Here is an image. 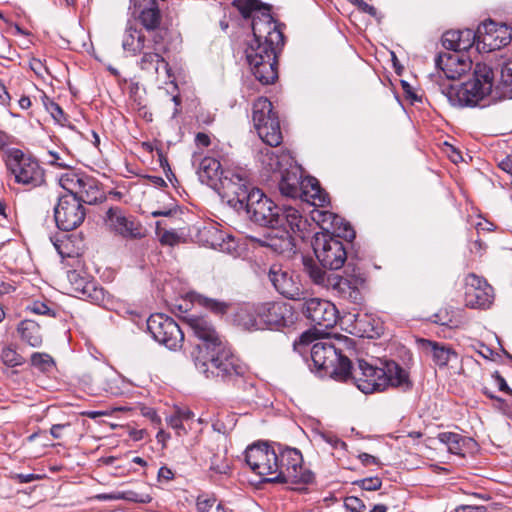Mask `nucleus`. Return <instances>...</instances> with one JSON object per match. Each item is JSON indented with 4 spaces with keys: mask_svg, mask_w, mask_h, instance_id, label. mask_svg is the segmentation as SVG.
Masks as SVG:
<instances>
[{
    "mask_svg": "<svg viewBox=\"0 0 512 512\" xmlns=\"http://www.w3.org/2000/svg\"><path fill=\"white\" fill-rule=\"evenodd\" d=\"M195 367L209 377L228 378L234 375H242L244 366H242L235 354H196L193 359Z\"/></svg>",
    "mask_w": 512,
    "mask_h": 512,
    "instance_id": "f8f14e48",
    "label": "nucleus"
},
{
    "mask_svg": "<svg viewBox=\"0 0 512 512\" xmlns=\"http://www.w3.org/2000/svg\"><path fill=\"white\" fill-rule=\"evenodd\" d=\"M256 9V1L248 0L244 6L240 7L239 10L244 18H249L252 11Z\"/></svg>",
    "mask_w": 512,
    "mask_h": 512,
    "instance_id": "e2e57ef3",
    "label": "nucleus"
},
{
    "mask_svg": "<svg viewBox=\"0 0 512 512\" xmlns=\"http://www.w3.org/2000/svg\"><path fill=\"white\" fill-rule=\"evenodd\" d=\"M277 456V468L274 469L272 478H266L271 483L281 484H310L314 474L303 467L302 453L292 447L275 443Z\"/></svg>",
    "mask_w": 512,
    "mask_h": 512,
    "instance_id": "39448f33",
    "label": "nucleus"
},
{
    "mask_svg": "<svg viewBox=\"0 0 512 512\" xmlns=\"http://www.w3.org/2000/svg\"><path fill=\"white\" fill-rule=\"evenodd\" d=\"M456 512H486L484 506H461L457 508Z\"/></svg>",
    "mask_w": 512,
    "mask_h": 512,
    "instance_id": "774afa93",
    "label": "nucleus"
},
{
    "mask_svg": "<svg viewBox=\"0 0 512 512\" xmlns=\"http://www.w3.org/2000/svg\"><path fill=\"white\" fill-rule=\"evenodd\" d=\"M512 99V61L502 66L499 79H495L494 102Z\"/></svg>",
    "mask_w": 512,
    "mask_h": 512,
    "instance_id": "473e14b6",
    "label": "nucleus"
},
{
    "mask_svg": "<svg viewBox=\"0 0 512 512\" xmlns=\"http://www.w3.org/2000/svg\"><path fill=\"white\" fill-rule=\"evenodd\" d=\"M242 207L245 208L250 219L261 226L275 228V225L279 224L277 217L280 212V207L275 205L274 202L266 197L258 188L252 189L250 196Z\"/></svg>",
    "mask_w": 512,
    "mask_h": 512,
    "instance_id": "dca6fc26",
    "label": "nucleus"
},
{
    "mask_svg": "<svg viewBox=\"0 0 512 512\" xmlns=\"http://www.w3.org/2000/svg\"><path fill=\"white\" fill-rule=\"evenodd\" d=\"M30 69L39 77H43L44 73H48L47 67L37 58H32L29 62Z\"/></svg>",
    "mask_w": 512,
    "mask_h": 512,
    "instance_id": "13d9d810",
    "label": "nucleus"
},
{
    "mask_svg": "<svg viewBox=\"0 0 512 512\" xmlns=\"http://www.w3.org/2000/svg\"><path fill=\"white\" fill-rule=\"evenodd\" d=\"M303 314L315 325L332 328L338 319V311L334 304L320 298L304 299Z\"/></svg>",
    "mask_w": 512,
    "mask_h": 512,
    "instance_id": "412c9836",
    "label": "nucleus"
},
{
    "mask_svg": "<svg viewBox=\"0 0 512 512\" xmlns=\"http://www.w3.org/2000/svg\"><path fill=\"white\" fill-rule=\"evenodd\" d=\"M263 175L268 178L278 179V176L294 162L289 152L282 151L275 154L270 148H265L258 155Z\"/></svg>",
    "mask_w": 512,
    "mask_h": 512,
    "instance_id": "bb28decb",
    "label": "nucleus"
},
{
    "mask_svg": "<svg viewBox=\"0 0 512 512\" xmlns=\"http://www.w3.org/2000/svg\"><path fill=\"white\" fill-rule=\"evenodd\" d=\"M253 38L245 49L247 62L255 78L264 85L278 77L277 53L284 44V35L269 13L253 16Z\"/></svg>",
    "mask_w": 512,
    "mask_h": 512,
    "instance_id": "f257e3e1",
    "label": "nucleus"
},
{
    "mask_svg": "<svg viewBox=\"0 0 512 512\" xmlns=\"http://www.w3.org/2000/svg\"><path fill=\"white\" fill-rule=\"evenodd\" d=\"M85 174L77 173L74 170H68L61 174L59 177L60 186L67 191L65 195L75 196L77 191L81 188V183Z\"/></svg>",
    "mask_w": 512,
    "mask_h": 512,
    "instance_id": "e433bc0d",
    "label": "nucleus"
},
{
    "mask_svg": "<svg viewBox=\"0 0 512 512\" xmlns=\"http://www.w3.org/2000/svg\"><path fill=\"white\" fill-rule=\"evenodd\" d=\"M312 246L323 268L338 270L343 267L347 252L340 239L332 237L329 233H315Z\"/></svg>",
    "mask_w": 512,
    "mask_h": 512,
    "instance_id": "ddd939ff",
    "label": "nucleus"
},
{
    "mask_svg": "<svg viewBox=\"0 0 512 512\" xmlns=\"http://www.w3.org/2000/svg\"><path fill=\"white\" fill-rule=\"evenodd\" d=\"M197 301H198L199 305H201L202 307L210 310L211 312H213L214 314H217V315L225 314L229 307L228 304L225 302H222V301H219L216 299H212V298H208V297H204L201 295L197 296Z\"/></svg>",
    "mask_w": 512,
    "mask_h": 512,
    "instance_id": "c03bdc74",
    "label": "nucleus"
},
{
    "mask_svg": "<svg viewBox=\"0 0 512 512\" xmlns=\"http://www.w3.org/2000/svg\"><path fill=\"white\" fill-rule=\"evenodd\" d=\"M122 48L132 56H136L141 51L150 48V41L146 40L142 30L135 24L128 23L122 37Z\"/></svg>",
    "mask_w": 512,
    "mask_h": 512,
    "instance_id": "7c9ffc66",
    "label": "nucleus"
},
{
    "mask_svg": "<svg viewBox=\"0 0 512 512\" xmlns=\"http://www.w3.org/2000/svg\"><path fill=\"white\" fill-rule=\"evenodd\" d=\"M268 278L276 291L288 299L298 300L303 296L302 284L298 276L280 264L269 268Z\"/></svg>",
    "mask_w": 512,
    "mask_h": 512,
    "instance_id": "4be33fe9",
    "label": "nucleus"
},
{
    "mask_svg": "<svg viewBox=\"0 0 512 512\" xmlns=\"http://www.w3.org/2000/svg\"><path fill=\"white\" fill-rule=\"evenodd\" d=\"M358 486L366 491H376L381 488L382 480L379 477H369L359 480Z\"/></svg>",
    "mask_w": 512,
    "mask_h": 512,
    "instance_id": "3c124183",
    "label": "nucleus"
},
{
    "mask_svg": "<svg viewBox=\"0 0 512 512\" xmlns=\"http://www.w3.org/2000/svg\"><path fill=\"white\" fill-rule=\"evenodd\" d=\"M436 68L441 70L446 78H460L472 68V61L463 53H440L435 59Z\"/></svg>",
    "mask_w": 512,
    "mask_h": 512,
    "instance_id": "a878e982",
    "label": "nucleus"
},
{
    "mask_svg": "<svg viewBox=\"0 0 512 512\" xmlns=\"http://www.w3.org/2000/svg\"><path fill=\"white\" fill-rule=\"evenodd\" d=\"M512 40V29L506 24H498L492 20L482 23L477 29L478 44L488 51L498 50Z\"/></svg>",
    "mask_w": 512,
    "mask_h": 512,
    "instance_id": "5701e85b",
    "label": "nucleus"
},
{
    "mask_svg": "<svg viewBox=\"0 0 512 512\" xmlns=\"http://www.w3.org/2000/svg\"><path fill=\"white\" fill-rule=\"evenodd\" d=\"M210 477L212 478L214 475L222 476L227 475L230 472V465L228 460L224 455L215 454L211 458V463L209 467Z\"/></svg>",
    "mask_w": 512,
    "mask_h": 512,
    "instance_id": "37998d69",
    "label": "nucleus"
},
{
    "mask_svg": "<svg viewBox=\"0 0 512 512\" xmlns=\"http://www.w3.org/2000/svg\"><path fill=\"white\" fill-rule=\"evenodd\" d=\"M279 190L283 196L301 199L313 206L324 207L329 203L328 194L314 177H303L300 166L292 164L278 176Z\"/></svg>",
    "mask_w": 512,
    "mask_h": 512,
    "instance_id": "20e7f679",
    "label": "nucleus"
},
{
    "mask_svg": "<svg viewBox=\"0 0 512 512\" xmlns=\"http://www.w3.org/2000/svg\"><path fill=\"white\" fill-rule=\"evenodd\" d=\"M252 189H256V187L251 182L249 171L244 168H235L225 170V174L215 190L223 197L229 198V201H236L243 206Z\"/></svg>",
    "mask_w": 512,
    "mask_h": 512,
    "instance_id": "4468645a",
    "label": "nucleus"
},
{
    "mask_svg": "<svg viewBox=\"0 0 512 512\" xmlns=\"http://www.w3.org/2000/svg\"><path fill=\"white\" fill-rule=\"evenodd\" d=\"M257 316L262 329H279L288 326L293 321L292 308L281 302H267L257 306Z\"/></svg>",
    "mask_w": 512,
    "mask_h": 512,
    "instance_id": "393cba45",
    "label": "nucleus"
},
{
    "mask_svg": "<svg viewBox=\"0 0 512 512\" xmlns=\"http://www.w3.org/2000/svg\"><path fill=\"white\" fill-rule=\"evenodd\" d=\"M499 168L512 175V155L506 156L499 162Z\"/></svg>",
    "mask_w": 512,
    "mask_h": 512,
    "instance_id": "338daca9",
    "label": "nucleus"
},
{
    "mask_svg": "<svg viewBox=\"0 0 512 512\" xmlns=\"http://www.w3.org/2000/svg\"><path fill=\"white\" fill-rule=\"evenodd\" d=\"M492 378L494 379L495 384L498 386V389L500 391H503L507 394L512 395V389L508 386L506 380L504 379V377H502V375L498 371H495L492 374Z\"/></svg>",
    "mask_w": 512,
    "mask_h": 512,
    "instance_id": "680f3d73",
    "label": "nucleus"
},
{
    "mask_svg": "<svg viewBox=\"0 0 512 512\" xmlns=\"http://www.w3.org/2000/svg\"><path fill=\"white\" fill-rule=\"evenodd\" d=\"M195 336L202 342L206 350L212 352H226L230 350L228 341L219 334L213 325L204 317L186 315L183 317Z\"/></svg>",
    "mask_w": 512,
    "mask_h": 512,
    "instance_id": "6ab92c4d",
    "label": "nucleus"
},
{
    "mask_svg": "<svg viewBox=\"0 0 512 512\" xmlns=\"http://www.w3.org/2000/svg\"><path fill=\"white\" fill-rule=\"evenodd\" d=\"M312 219L322 229L320 233H328L333 227L331 226L333 221H339L338 215L327 210H313Z\"/></svg>",
    "mask_w": 512,
    "mask_h": 512,
    "instance_id": "79ce46f5",
    "label": "nucleus"
},
{
    "mask_svg": "<svg viewBox=\"0 0 512 512\" xmlns=\"http://www.w3.org/2000/svg\"><path fill=\"white\" fill-rule=\"evenodd\" d=\"M197 173L202 183H205L215 190L219 186L225 174V170L221 169L219 160L207 156L201 160Z\"/></svg>",
    "mask_w": 512,
    "mask_h": 512,
    "instance_id": "2f4dec72",
    "label": "nucleus"
},
{
    "mask_svg": "<svg viewBox=\"0 0 512 512\" xmlns=\"http://www.w3.org/2000/svg\"><path fill=\"white\" fill-rule=\"evenodd\" d=\"M235 321L246 330L262 329L261 322L257 316V307H242L235 316Z\"/></svg>",
    "mask_w": 512,
    "mask_h": 512,
    "instance_id": "c9c22d12",
    "label": "nucleus"
},
{
    "mask_svg": "<svg viewBox=\"0 0 512 512\" xmlns=\"http://www.w3.org/2000/svg\"><path fill=\"white\" fill-rule=\"evenodd\" d=\"M5 165L14 176L15 182L28 189L40 187L45 183V171L39 162L25 155L20 149L11 148L6 151Z\"/></svg>",
    "mask_w": 512,
    "mask_h": 512,
    "instance_id": "0eeeda50",
    "label": "nucleus"
},
{
    "mask_svg": "<svg viewBox=\"0 0 512 512\" xmlns=\"http://www.w3.org/2000/svg\"><path fill=\"white\" fill-rule=\"evenodd\" d=\"M31 364L40 370H47L54 361L50 354H31Z\"/></svg>",
    "mask_w": 512,
    "mask_h": 512,
    "instance_id": "09e8293b",
    "label": "nucleus"
},
{
    "mask_svg": "<svg viewBox=\"0 0 512 512\" xmlns=\"http://www.w3.org/2000/svg\"><path fill=\"white\" fill-rule=\"evenodd\" d=\"M28 310H30L32 313L47 316L50 318H55L56 313L55 311L49 307V305L46 302L42 301H34L32 302L28 307Z\"/></svg>",
    "mask_w": 512,
    "mask_h": 512,
    "instance_id": "49530a36",
    "label": "nucleus"
},
{
    "mask_svg": "<svg viewBox=\"0 0 512 512\" xmlns=\"http://www.w3.org/2000/svg\"><path fill=\"white\" fill-rule=\"evenodd\" d=\"M304 272L309 276L316 285L325 288H331L341 298L351 303H359L362 300L359 284L362 282L360 278H344L338 275H329L318 263L309 256L302 257Z\"/></svg>",
    "mask_w": 512,
    "mask_h": 512,
    "instance_id": "423d86ee",
    "label": "nucleus"
},
{
    "mask_svg": "<svg viewBox=\"0 0 512 512\" xmlns=\"http://www.w3.org/2000/svg\"><path fill=\"white\" fill-rule=\"evenodd\" d=\"M138 495L134 492H112V493H104L97 495V499L99 500H130V501H138Z\"/></svg>",
    "mask_w": 512,
    "mask_h": 512,
    "instance_id": "de8ad7c7",
    "label": "nucleus"
},
{
    "mask_svg": "<svg viewBox=\"0 0 512 512\" xmlns=\"http://www.w3.org/2000/svg\"><path fill=\"white\" fill-rule=\"evenodd\" d=\"M438 440L445 444L448 451L455 455H462L465 438L454 432H441L437 436Z\"/></svg>",
    "mask_w": 512,
    "mask_h": 512,
    "instance_id": "4c0bfd02",
    "label": "nucleus"
},
{
    "mask_svg": "<svg viewBox=\"0 0 512 512\" xmlns=\"http://www.w3.org/2000/svg\"><path fill=\"white\" fill-rule=\"evenodd\" d=\"M44 104L47 111L55 120H62V118L64 117V112L58 103L54 102L53 100L47 99V101H45Z\"/></svg>",
    "mask_w": 512,
    "mask_h": 512,
    "instance_id": "5fc2aeb1",
    "label": "nucleus"
},
{
    "mask_svg": "<svg viewBox=\"0 0 512 512\" xmlns=\"http://www.w3.org/2000/svg\"><path fill=\"white\" fill-rule=\"evenodd\" d=\"M17 331L22 339L33 348H39L43 342V333L40 324L35 320L25 319L17 327Z\"/></svg>",
    "mask_w": 512,
    "mask_h": 512,
    "instance_id": "f704fd0d",
    "label": "nucleus"
},
{
    "mask_svg": "<svg viewBox=\"0 0 512 512\" xmlns=\"http://www.w3.org/2000/svg\"><path fill=\"white\" fill-rule=\"evenodd\" d=\"M432 355V361L442 367V366H445L449 360H450V355L451 354H431Z\"/></svg>",
    "mask_w": 512,
    "mask_h": 512,
    "instance_id": "69168bd1",
    "label": "nucleus"
},
{
    "mask_svg": "<svg viewBox=\"0 0 512 512\" xmlns=\"http://www.w3.org/2000/svg\"><path fill=\"white\" fill-rule=\"evenodd\" d=\"M0 358L7 367H16L24 363L22 354H0Z\"/></svg>",
    "mask_w": 512,
    "mask_h": 512,
    "instance_id": "864d4df0",
    "label": "nucleus"
},
{
    "mask_svg": "<svg viewBox=\"0 0 512 512\" xmlns=\"http://www.w3.org/2000/svg\"><path fill=\"white\" fill-rule=\"evenodd\" d=\"M477 39V32L471 29L451 30L442 36V45L451 52L461 53L470 49Z\"/></svg>",
    "mask_w": 512,
    "mask_h": 512,
    "instance_id": "c85d7f7f",
    "label": "nucleus"
},
{
    "mask_svg": "<svg viewBox=\"0 0 512 512\" xmlns=\"http://www.w3.org/2000/svg\"><path fill=\"white\" fill-rule=\"evenodd\" d=\"M416 349L421 350L423 352H453L451 348L440 346L437 342H432L426 339H415Z\"/></svg>",
    "mask_w": 512,
    "mask_h": 512,
    "instance_id": "a18cd8bd",
    "label": "nucleus"
},
{
    "mask_svg": "<svg viewBox=\"0 0 512 512\" xmlns=\"http://www.w3.org/2000/svg\"><path fill=\"white\" fill-rule=\"evenodd\" d=\"M215 232L218 234V239L217 241H212V247L221 252L236 256L238 254L237 240L231 235L223 234L217 230Z\"/></svg>",
    "mask_w": 512,
    "mask_h": 512,
    "instance_id": "58836bf2",
    "label": "nucleus"
},
{
    "mask_svg": "<svg viewBox=\"0 0 512 512\" xmlns=\"http://www.w3.org/2000/svg\"><path fill=\"white\" fill-rule=\"evenodd\" d=\"M216 502L214 496L199 495L196 501V507L198 512H208Z\"/></svg>",
    "mask_w": 512,
    "mask_h": 512,
    "instance_id": "603ef678",
    "label": "nucleus"
},
{
    "mask_svg": "<svg viewBox=\"0 0 512 512\" xmlns=\"http://www.w3.org/2000/svg\"><path fill=\"white\" fill-rule=\"evenodd\" d=\"M84 206L73 195H61L54 208V218L59 229L71 231L80 226L85 219Z\"/></svg>",
    "mask_w": 512,
    "mask_h": 512,
    "instance_id": "f3484780",
    "label": "nucleus"
},
{
    "mask_svg": "<svg viewBox=\"0 0 512 512\" xmlns=\"http://www.w3.org/2000/svg\"><path fill=\"white\" fill-rule=\"evenodd\" d=\"M293 346L299 352H320L330 351L345 352L346 350H354L355 342L352 338L337 335L333 338L327 337L325 333L320 332L316 328L308 329L303 332L298 339L294 340Z\"/></svg>",
    "mask_w": 512,
    "mask_h": 512,
    "instance_id": "9d476101",
    "label": "nucleus"
},
{
    "mask_svg": "<svg viewBox=\"0 0 512 512\" xmlns=\"http://www.w3.org/2000/svg\"><path fill=\"white\" fill-rule=\"evenodd\" d=\"M136 8L140 9L139 19L143 27L148 31H156L161 23V12L156 0H131Z\"/></svg>",
    "mask_w": 512,
    "mask_h": 512,
    "instance_id": "c756f323",
    "label": "nucleus"
},
{
    "mask_svg": "<svg viewBox=\"0 0 512 512\" xmlns=\"http://www.w3.org/2000/svg\"><path fill=\"white\" fill-rule=\"evenodd\" d=\"M359 373L354 376L357 388L365 394L382 392L388 387L411 388L408 372L395 361H384L382 367L358 360Z\"/></svg>",
    "mask_w": 512,
    "mask_h": 512,
    "instance_id": "7ed1b4c3",
    "label": "nucleus"
},
{
    "mask_svg": "<svg viewBox=\"0 0 512 512\" xmlns=\"http://www.w3.org/2000/svg\"><path fill=\"white\" fill-rule=\"evenodd\" d=\"M152 42L153 45H150L149 49L141 51L140 54H142V56L138 62V65L143 71L154 73L156 75H164L165 77L169 78L170 67L161 54L157 34L153 36Z\"/></svg>",
    "mask_w": 512,
    "mask_h": 512,
    "instance_id": "cd10ccee",
    "label": "nucleus"
},
{
    "mask_svg": "<svg viewBox=\"0 0 512 512\" xmlns=\"http://www.w3.org/2000/svg\"><path fill=\"white\" fill-rule=\"evenodd\" d=\"M322 439L328 443L331 447L334 449H342L345 450L347 445L344 441H342L340 438H338L336 435L327 433L321 435Z\"/></svg>",
    "mask_w": 512,
    "mask_h": 512,
    "instance_id": "4d7b16f0",
    "label": "nucleus"
},
{
    "mask_svg": "<svg viewBox=\"0 0 512 512\" xmlns=\"http://www.w3.org/2000/svg\"><path fill=\"white\" fill-rule=\"evenodd\" d=\"M252 120L261 140L270 147H276L282 142V133L278 117L273 112L272 103L265 97L258 98L253 103Z\"/></svg>",
    "mask_w": 512,
    "mask_h": 512,
    "instance_id": "1a4fd4ad",
    "label": "nucleus"
},
{
    "mask_svg": "<svg viewBox=\"0 0 512 512\" xmlns=\"http://www.w3.org/2000/svg\"><path fill=\"white\" fill-rule=\"evenodd\" d=\"M104 222L110 232L126 239H137L144 235L141 224L118 206L107 210Z\"/></svg>",
    "mask_w": 512,
    "mask_h": 512,
    "instance_id": "aec40b11",
    "label": "nucleus"
},
{
    "mask_svg": "<svg viewBox=\"0 0 512 512\" xmlns=\"http://www.w3.org/2000/svg\"><path fill=\"white\" fill-rule=\"evenodd\" d=\"M167 424L173 428L174 430L177 431L178 435L181 434V431H183L184 433L186 432L185 431V428L183 426V421H182V418L181 416L177 415V413L169 416L167 418Z\"/></svg>",
    "mask_w": 512,
    "mask_h": 512,
    "instance_id": "bf43d9fd",
    "label": "nucleus"
},
{
    "mask_svg": "<svg viewBox=\"0 0 512 512\" xmlns=\"http://www.w3.org/2000/svg\"><path fill=\"white\" fill-rule=\"evenodd\" d=\"M351 4L356 6L360 11L367 13L371 16H375L377 11L372 5H369L364 0H348Z\"/></svg>",
    "mask_w": 512,
    "mask_h": 512,
    "instance_id": "052dcab7",
    "label": "nucleus"
},
{
    "mask_svg": "<svg viewBox=\"0 0 512 512\" xmlns=\"http://www.w3.org/2000/svg\"><path fill=\"white\" fill-rule=\"evenodd\" d=\"M277 456L275 443H256L247 447L245 451V461L250 469L260 475L272 478L274 469L277 468Z\"/></svg>",
    "mask_w": 512,
    "mask_h": 512,
    "instance_id": "a211bd4d",
    "label": "nucleus"
},
{
    "mask_svg": "<svg viewBox=\"0 0 512 512\" xmlns=\"http://www.w3.org/2000/svg\"><path fill=\"white\" fill-rule=\"evenodd\" d=\"M75 197L78 198L82 205L83 203L92 205L102 201L104 195L98 182L93 177L85 175L81 188L77 191Z\"/></svg>",
    "mask_w": 512,
    "mask_h": 512,
    "instance_id": "72a5a7b5",
    "label": "nucleus"
},
{
    "mask_svg": "<svg viewBox=\"0 0 512 512\" xmlns=\"http://www.w3.org/2000/svg\"><path fill=\"white\" fill-rule=\"evenodd\" d=\"M344 507L350 512H364L365 503L358 497L350 496L344 500Z\"/></svg>",
    "mask_w": 512,
    "mask_h": 512,
    "instance_id": "8fccbe9b",
    "label": "nucleus"
},
{
    "mask_svg": "<svg viewBox=\"0 0 512 512\" xmlns=\"http://www.w3.org/2000/svg\"><path fill=\"white\" fill-rule=\"evenodd\" d=\"M339 221H333L329 234L337 239L344 238L346 240H353L355 238V231L350 223L345 221L342 217L338 216Z\"/></svg>",
    "mask_w": 512,
    "mask_h": 512,
    "instance_id": "a19ab883",
    "label": "nucleus"
},
{
    "mask_svg": "<svg viewBox=\"0 0 512 512\" xmlns=\"http://www.w3.org/2000/svg\"><path fill=\"white\" fill-rule=\"evenodd\" d=\"M147 329L167 349L175 351L182 347L184 334L172 318L161 313L152 314L147 320Z\"/></svg>",
    "mask_w": 512,
    "mask_h": 512,
    "instance_id": "2eb2a0df",
    "label": "nucleus"
},
{
    "mask_svg": "<svg viewBox=\"0 0 512 512\" xmlns=\"http://www.w3.org/2000/svg\"><path fill=\"white\" fill-rule=\"evenodd\" d=\"M159 240L164 245L173 246L177 244L180 240L179 235L174 231H164L163 233L158 232Z\"/></svg>",
    "mask_w": 512,
    "mask_h": 512,
    "instance_id": "6e6d98bb",
    "label": "nucleus"
},
{
    "mask_svg": "<svg viewBox=\"0 0 512 512\" xmlns=\"http://www.w3.org/2000/svg\"><path fill=\"white\" fill-rule=\"evenodd\" d=\"M13 478L15 480H17L19 483H30V482L40 479V476L36 475V474H32V473L31 474L19 473V474H15L13 476Z\"/></svg>",
    "mask_w": 512,
    "mask_h": 512,
    "instance_id": "0e129e2a",
    "label": "nucleus"
},
{
    "mask_svg": "<svg viewBox=\"0 0 512 512\" xmlns=\"http://www.w3.org/2000/svg\"><path fill=\"white\" fill-rule=\"evenodd\" d=\"M495 72L487 63H476L472 78L460 86H449L446 96L454 106L474 107L481 102H494Z\"/></svg>",
    "mask_w": 512,
    "mask_h": 512,
    "instance_id": "f03ea898",
    "label": "nucleus"
},
{
    "mask_svg": "<svg viewBox=\"0 0 512 512\" xmlns=\"http://www.w3.org/2000/svg\"><path fill=\"white\" fill-rule=\"evenodd\" d=\"M277 220H279V224L275 225V228H282V234L279 237L275 236L271 238L268 246L281 254L291 252L294 248V244L289 230L303 238L304 231L307 227V220L293 207L280 208Z\"/></svg>",
    "mask_w": 512,
    "mask_h": 512,
    "instance_id": "9b49d317",
    "label": "nucleus"
},
{
    "mask_svg": "<svg viewBox=\"0 0 512 512\" xmlns=\"http://www.w3.org/2000/svg\"><path fill=\"white\" fill-rule=\"evenodd\" d=\"M75 290L80 292L82 296L90 298L93 302L99 303L104 300L103 288L96 287L94 283L80 280L79 283L76 282Z\"/></svg>",
    "mask_w": 512,
    "mask_h": 512,
    "instance_id": "ea45409f",
    "label": "nucleus"
},
{
    "mask_svg": "<svg viewBox=\"0 0 512 512\" xmlns=\"http://www.w3.org/2000/svg\"><path fill=\"white\" fill-rule=\"evenodd\" d=\"M494 299L493 288L482 277L469 274L465 280V303L471 308H488Z\"/></svg>",
    "mask_w": 512,
    "mask_h": 512,
    "instance_id": "b1692460",
    "label": "nucleus"
},
{
    "mask_svg": "<svg viewBox=\"0 0 512 512\" xmlns=\"http://www.w3.org/2000/svg\"><path fill=\"white\" fill-rule=\"evenodd\" d=\"M310 371L319 378L346 381L352 374V363L345 354H303Z\"/></svg>",
    "mask_w": 512,
    "mask_h": 512,
    "instance_id": "6e6552de",
    "label": "nucleus"
}]
</instances>
